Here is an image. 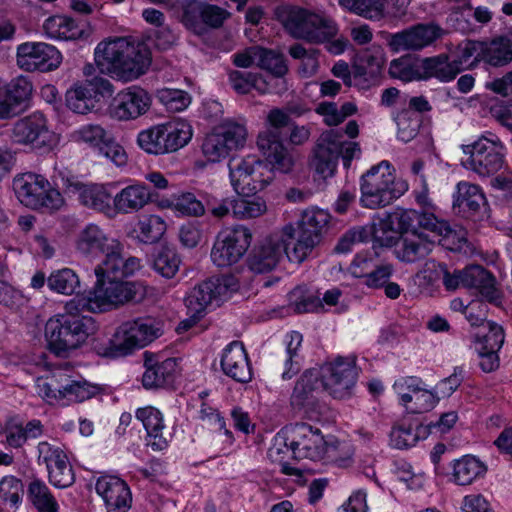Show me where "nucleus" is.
<instances>
[{"instance_id":"obj_26","label":"nucleus","mask_w":512,"mask_h":512,"mask_svg":"<svg viewBox=\"0 0 512 512\" xmlns=\"http://www.w3.org/2000/svg\"><path fill=\"white\" fill-rule=\"evenodd\" d=\"M223 373L240 383H248L252 379V369L243 343L233 341L225 347L221 357Z\"/></svg>"},{"instance_id":"obj_55","label":"nucleus","mask_w":512,"mask_h":512,"mask_svg":"<svg viewBox=\"0 0 512 512\" xmlns=\"http://www.w3.org/2000/svg\"><path fill=\"white\" fill-rule=\"evenodd\" d=\"M440 398L432 390L425 388V383L422 380L420 390L415 392L411 403L406 407L410 413L420 414L431 411L439 402Z\"/></svg>"},{"instance_id":"obj_2","label":"nucleus","mask_w":512,"mask_h":512,"mask_svg":"<svg viewBox=\"0 0 512 512\" xmlns=\"http://www.w3.org/2000/svg\"><path fill=\"white\" fill-rule=\"evenodd\" d=\"M94 55L102 73L123 81L137 79L146 72L151 63L145 48L122 37L100 42Z\"/></svg>"},{"instance_id":"obj_44","label":"nucleus","mask_w":512,"mask_h":512,"mask_svg":"<svg viewBox=\"0 0 512 512\" xmlns=\"http://www.w3.org/2000/svg\"><path fill=\"white\" fill-rule=\"evenodd\" d=\"M47 285L50 290L64 295H72L76 293L77 297L80 288V280L78 275L70 268H63L54 271L47 278Z\"/></svg>"},{"instance_id":"obj_24","label":"nucleus","mask_w":512,"mask_h":512,"mask_svg":"<svg viewBox=\"0 0 512 512\" xmlns=\"http://www.w3.org/2000/svg\"><path fill=\"white\" fill-rule=\"evenodd\" d=\"M439 37L438 28L432 24H417L391 35L389 45L393 51H418L431 45Z\"/></svg>"},{"instance_id":"obj_32","label":"nucleus","mask_w":512,"mask_h":512,"mask_svg":"<svg viewBox=\"0 0 512 512\" xmlns=\"http://www.w3.org/2000/svg\"><path fill=\"white\" fill-rule=\"evenodd\" d=\"M45 34L51 39L77 40L83 37L84 25L65 15H54L47 18L43 24Z\"/></svg>"},{"instance_id":"obj_37","label":"nucleus","mask_w":512,"mask_h":512,"mask_svg":"<svg viewBox=\"0 0 512 512\" xmlns=\"http://www.w3.org/2000/svg\"><path fill=\"white\" fill-rule=\"evenodd\" d=\"M487 468L483 462L471 455H465L453 463V479L458 485H469L483 477Z\"/></svg>"},{"instance_id":"obj_21","label":"nucleus","mask_w":512,"mask_h":512,"mask_svg":"<svg viewBox=\"0 0 512 512\" xmlns=\"http://www.w3.org/2000/svg\"><path fill=\"white\" fill-rule=\"evenodd\" d=\"M106 512H128L132 506V493L126 481L114 475H102L95 484Z\"/></svg>"},{"instance_id":"obj_62","label":"nucleus","mask_w":512,"mask_h":512,"mask_svg":"<svg viewBox=\"0 0 512 512\" xmlns=\"http://www.w3.org/2000/svg\"><path fill=\"white\" fill-rule=\"evenodd\" d=\"M482 47L483 43L475 41H468L461 47L459 55L452 59L453 63L459 66V73L465 68L472 67L475 62L479 61V58L482 59Z\"/></svg>"},{"instance_id":"obj_5","label":"nucleus","mask_w":512,"mask_h":512,"mask_svg":"<svg viewBox=\"0 0 512 512\" xmlns=\"http://www.w3.org/2000/svg\"><path fill=\"white\" fill-rule=\"evenodd\" d=\"M163 333V323L152 317H139L122 323L111 338L97 341L93 350L102 357L119 358L141 349Z\"/></svg>"},{"instance_id":"obj_51","label":"nucleus","mask_w":512,"mask_h":512,"mask_svg":"<svg viewBox=\"0 0 512 512\" xmlns=\"http://www.w3.org/2000/svg\"><path fill=\"white\" fill-rule=\"evenodd\" d=\"M24 485L13 475H6L0 480V502L8 503L15 510L22 503Z\"/></svg>"},{"instance_id":"obj_40","label":"nucleus","mask_w":512,"mask_h":512,"mask_svg":"<svg viewBox=\"0 0 512 512\" xmlns=\"http://www.w3.org/2000/svg\"><path fill=\"white\" fill-rule=\"evenodd\" d=\"M166 222L158 215H149L140 219L134 228L138 241L144 244L158 242L166 232Z\"/></svg>"},{"instance_id":"obj_27","label":"nucleus","mask_w":512,"mask_h":512,"mask_svg":"<svg viewBox=\"0 0 512 512\" xmlns=\"http://www.w3.org/2000/svg\"><path fill=\"white\" fill-rule=\"evenodd\" d=\"M13 136L18 143L24 144L39 140L45 143L53 138L45 115L39 111L17 120L13 126Z\"/></svg>"},{"instance_id":"obj_63","label":"nucleus","mask_w":512,"mask_h":512,"mask_svg":"<svg viewBox=\"0 0 512 512\" xmlns=\"http://www.w3.org/2000/svg\"><path fill=\"white\" fill-rule=\"evenodd\" d=\"M418 438V434L413 431L411 425L404 423L393 426L390 432L391 444L397 449H405L414 446Z\"/></svg>"},{"instance_id":"obj_64","label":"nucleus","mask_w":512,"mask_h":512,"mask_svg":"<svg viewBox=\"0 0 512 512\" xmlns=\"http://www.w3.org/2000/svg\"><path fill=\"white\" fill-rule=\"evenodd\" d=\"M217 130L223 135L231 150L238 149L244 145L247 131L243 125L229 121Z\"/></svg>"},{"instance_id":"obj_13","label":"nucleus","mask_w":512,"mask_h":512,"mask_svg":"<svg viewBox=\"0 0 512 512\" xmlns=\"http://www.w3.org/2000/svg\"><path fill=\"white\" fill-rule=\"evenodd\" d=\"M295 232L294 226L288 224L284 226L281 234H273L265 238L249 255L247 260L249 269L255 273L272 271L283 256L288 257L289 252L292 251Z\"/></svg>"},{"instance_id":"obj_17","label":"nucleus","mask_w":512,"mask_h":512,"mask_svg":"<svg viewBox=\"0 0 512 512\" xmlns=\"http://www.w3.org/2000/svg\"><path fill=\"white\" fill-rule=\"evenodd\" d=\"M182 8L181 21L184 26L201 35L205 31V26L218 28L230 16L225 9L201 2L200 0H180Z\"/></svg>"},{"instance_id":"obj_4","label":"nucleus","mask_w":512,"mask_h":512,"mask_svg":"<svg viewBox=\"0 0 512 512\" xmlns=\"http://www.w3.org/2000/svg\"><path fill=\"white\" fill-rule=\"evenodd\" d=\"M77 252L89 260L104 259L96 267H101L106 272L120 273L122 269H133L137 264V257L128 256L124 251V245L105 232L100 226L90 223L78 234L76 239Z\"/></svg>"},{"instance_id":"obj_57","label":"nucleus","mask_w":512,"mask_h":512,"mask_svg":"<svg viewBox=\"0 0 512 512\" xmlns=\"http://www.w3.org/2000/svg\"><path fill=\"white\" fill-rule=\"evenodd\" d=\"M370 237L371 229L367 228V226L354 227L342 235L334 251L337 253L350 252L354 244L368 242Z\"/></svg>"},{"instance_id":"obj_43","label":"nucleus","mask_w":512,"mask_h":512,"mask_svg":"<svg viewBox=\"0 0 512 512\" xmlns=\"http://www.w3.org/2000/svg\"><path fill=\"white\" fill-rule=\"evenodd\" d=\"M267 211L263 198L240 194L234 197L233 216L240 220H248L262 216Z\"/></svg>"},{"instance_id":"obj_60","label":"nucleus","mask_w":512,"mask_h":512,"mask_svg":"<svg viewBox=\"0 0 512 512\" xmlns=\"http://www.w3.org/2000/svg\"><path fill=\"white\" fill-rule=\"evenodd\" d=\"M159 100L170 111H183L190 104V96L183 90L165 88L158 91Z\"/></svg>"},{"instance_id":"obj_48","label":"nucleus","mask_w":512,"mask_h":512,"mask_svg":"<svg viewBox=\"0 0 512 512\" xmlns=\"http://www.w3.org/2000/svg\"><path fill=\"white\" fill-rule=\"evenodd\" d=\"M257 146L266 160H285L287 156V149L277 131L266 130L261 132L257 138Z\"/></svg>"},{"instance_id":"obj_50","label":"nucleus","mask_w":512,"mask_h":512,"mask_svg":"<svg viewBox=\"0 0 512 512\" xmlns=\"http://www.w3.org/2000/svg\"><path fill=\"white\" fill-rule=\"evenodd\" d=\"M53 178L56 184H60L69 191L81 190L84 183L82 182V175L76 169L73 162L67 164L66 162H56L54 166Z\"/></svg>"},{"instance_id":"obj_45","label":"nucleus","mask_w":512,"mask_h":512,"mask_svg":"<svg viewBox=\"0 0 512 512\" xmlns=\"http://www.w3.org/2000/svg\"><path fill=\"white\" fill-rule=\"evenodd\" d=\"M289 340L286 345V359H285V369L282 373L283 380H289L295 375H297L302 366V357L299 355V349L302 344V334L297 331H292L287 335Z\"/></svg>"},{"instance_id":"obj_22","label":"nucleus","mask_w":512,"mask_h":512,"mask_svg":"<svg viewBox=\"0 0 512 512\" xmlns=\"http://www.w3.org/2000/svg\"><path fill=\"white\" fill-rule=\"evenodd\" d=\"M229 293L227 278L212 277L195 286L185 299L193 316H200L213 301L222 300Z\"/></svg>"},{"instance_id":"obj_23","label":"nucleus","mask_w":512,"mask_h":512,"mask_svg":"<svg viewBox=\"0 0 512 512\" xmlns=\"http://www.w3.org/2000/svg\"><path fill=\"white\" fill-rule=\"evenodd\" d=\"M151 97L142 88L133 86L116 95L111 104V112L119 120L135 119L147 112Z\"/></svg>"},{"instance_id":"obj_9","label":"nucleus","mask_w":512,"mask_h":512,"mask_svg":"<svg viewBox=\"0 0 512 512\" xmlns=\"http://www.w3.org/2000/svg\"><path fill=\"white\" fill-rule=\"evenodd\" d=\"M72 367L65 363L53 369L49 375L37 380L38 394L49 404L67 402H83L98 394L104 388L84 379H74L70 372Z\"/></svg>"},{"instance_id":"obj_34","label":"nucleus","mask_w":512,"mask_h":512,"mask_svg":"<svg viewBox=\"0 0 512 512\" xmlns=\"http://www.w3.org/2000/svg\"><path fill=\"white\" fill-rule=\"evenodd\" d=\"M254 56L257 58V65L264 70H267L270 75L264 77V79L272 80L274 87L279 86L278 81H285L284 76L288 72V66L284 56L270 49L255 48Z\"/></svg>"},{"instance_id":"obj_41","label":"nucleus","mask_w":512,"mask_h":512,"mask_svg":"<svg viewBox=\"0 0 512 512\" xmlns=\"http://www.w3.org/2000/svg\"><path fill=\"white\" fill-rule=\"evenodd\" d=\"M79 192V201L82 205L99 212L111 210V195L104 186L98 184H84Z\"/></svg>"},{"instance_id":"obj_35","label":"nucleus","mask_w":512,"mask_h":512,"mask_svg":"<svg viewBox=\"0 0 512 512\" xmlns=\"http://www.w3.org/2000/svg\"><path fill=\"white\" fill-rule=\"evenodd\" d=\"M177 369L176 358H166L156 368H150L142 376V384L146 389H158L170 386L175 380Z\"/></svg>"},{"instance_id":"obj_42","label":"nucleus","mask_w":512,"mask_h":512,"mask_svg":"<svg viewBox=\"0 0 512 512\" xmlns=\"http://www.w3.org/2000/svg\"><path fill=\"white\" fill-rule=\"evenodd\" d=\"M465 154L472 158L502 160L506 153L505 148L498 139L481 137L470 145L463 147Z\"/></svg>"},{"instance_id":"obj_3","label":"nucleus","mask_w":512,"mask_h":512,"mask_svg":"<svg viewBox=\"0 0 512 512\" xmlns=\"http://www.w3.org/2000/svg\"><path fill=\"white\" fill-rule=\"evenodd\" d=\"M371 229V237L374 246L393 247L404 229H423L436 236L444 238L456 237V232L451 228L448 222L438 219L432 212L425 210L407 209L396 211L385 219H381Z\"/></svg>"},{"instance_id":"obj_7","label":"nucleus","mask_w":512,"mask_h":512,"mask_svg":"<svg viewBox=\"0 0 512 512\" xmlns=\"http://www.w3.org/2000/svg\"><path fill=\"white\" fill-rule=\"evenodd\" d=\"M119 268L122 270L120 273H110L101 267H95L97 282L94 289L86 295H78L80 305L86 307V311L103 312L118 304L134 300V285L123 279L133 275L140 268V259L137 258V264L131 271L124 270L121 266Z\"/></svg>"},{"instance_id":"obj_10","label":"nucleus","mask_w":512,"mask_h":512,"mask_svg":"<svg viewBox=\"0 0 512 512\" xmlns=\"http://www.w3.org/2000/svg\"><path fill=\"white\" fill-rule=\"evenodd\" d=\"M279 17L285 30L292 37L313 44H321L323 41L337 36L339 31L336 22L330 17L299 7L286 8Z\"/></svg>"},{"instance_id":"obj_36","label":"nucleus","mask_w":512,"mask_h":512,"mask_svg":"<svg viewBox=\"0 0 512 512\" xmlns=\"http://www.w3.org/2000/svg\"><path fill=\"white\" fill-rule=\"evenodd\" d=\"M27 500L37 512H59L57 499L47 484L39 478L32 479L28 484Z\"/></svg>"},{"instance_id":"obj_46","label":"nucleus","mask_w":512,"mask_h":512,"mask_svg":"<svg viewBox=\"0 0 512 512\" xmlns=\"http://www.w3.org/2000/svg\"><path fill=\"white\" fill-rule=\"evenodd\" d=\"M389 74L404 82L421 80V59L403 56L390 63Z\"/></svg>"},{"instance_id":"obj_15","label":"nucleus","mask_w":512,"mask_h":512,"mask_svg":"<svg viewBox=\"0 0 512 512\" xmlns=\"http://www.w3.org/2000/svg\"><path fill=\"white\" fill-rule=\"evenodd\" d=\"M324 390L335 399L351 397L358 378L355 357H337L320 371Z\"/></svg>"},{"instance_id":"obj_58","label":"nucleus","mask_w":512,"mask_h":512,"mask_svg":"<svg viewBox=\"0 0 512 512\" xmlns=\"http://www.w3.org/2000/svg\"><path fill=\"white\" fill-rule=\"evenodd\" d=\"M422 379L417 376H404L397 379L393 389L399 396V402L405 408L409 406L415 392L420 390Z\"/></svg>"},{"instance_id":"obj_1","label":"nucleus","mask_w":512,"mask_h":512,"mask_svg":"<svg viewBox=\"0 0 512 512\" xmlns=\"http://www.w3.org/2000/svg\"><path fill=\"white\" fill-rule=\"evenodd\" d=\"M65 310V313L51 317L45 324L49 351L63 357L79 348L97 330L95 320L80 313L86 307L80 305L78 296L66 303Z\"/></svg>"},{"instance_id":"obj_19","label":"nucleus","mask_w":512,"mask_h":512,"mask_svg":"<svg viewBox=\"0 0 512 512\" xmlns=\"http://www.w3.org/2000/svg\"><path fill=\"white\" fill-rule=\"evenodd\" d=\"M38 459L44 463L49 482L56 488L64 489L75 482V474L62 448L46 441L38 444Z\"/></svg>"},{"instance_id":"obj_53","label":"nucleus","mask_w":512,"mask_h":512,"mask_svg":"<svg viewBox=\"0 0 512 512\" xmlns=\"http://www.w3.org/2000/svg\"><path fill=\"white\" fill-rule=\"evenodd\" d=\"M166 144L163 149L167 153L175 152L184 147L192 138L191 126L186 123H180L176 126L166 125Z\"/></svg>"},{"instance_id":"obj_52","label":"nucleus","mask_w":512,"mask_h":512,"mask_svg":"<svg viewBox=\"0 0 512 512\" xmlns=\"http://www.w3.org/2000/svg\"><path fill=\"white\" fill-rule=\"evenodd\" d=\"M290 305L294 307L297 313L314 312L322 308L319 296L306 291L302 287H297L289 295Z\"/></svg>"},{"instance_id":"obj_11","label":"nucleus","mask_w":512,"mask_h":512,"mask_svg":"<svg viewBox=\"0 0 512 512\" xmlns=\"http://www.w3.org/2000/svg\"><path fill=\"white\" fill-rule=\"evenodd\" d=\"M13 189L18 200L31 209L55 211L64 204V198L58 189L51 186L42 175L23 173L13 180Z\"/></svg>"},{"instance_id":"obj_31","label":"nucleus","mask_w":512,"mask_h":512,"mask_svg":"<svg viewBox=\"0 0 512 512\" xmlns=\"http://www.w3.org/2000/svg\"><path fill=\"white\" fill-rule=\"evenodd\" d=\"M296 164L301 165L302 162H253L251 174L255 180V194L264 189L277 173L291 174L293 178L301 179V176L295 174Z\"/></svg>"},{"instance_id":"obj_20","label":"nucleus","mask_w":512,"mask_h":512,"mask_svg":"<svg viewBox=\"0 0 512 512\" xmlns=\"http://www.w3.org/2000/svg\"><path fill=\"white\" fill-rule=\"evenodd\" d=\"M61 63L60 52L43 42H26L17 48V64L25 71H51Z\"/></svg>"},{"instance_id":"obj_14","label":"nucleus","mask_w":512,"mask_h":512,"mask_svg":"<svg viewBox=\"0 0 512 512\" xmlns=\"http://www.w3.org/2000/svg\"><path fill=\"white\" fill-rule=\"evenodd\" d=\"M251 240V231L243 225L219 232L210 254L213 264L219 268L236 264L247 252Z\"/></svg>"},{"instance_id":"obj_8","label":"nucleus","mask_w":512,"mask_h":512,"mask_svg":"<svg viewBox=\"0 0 512 512\" xmlns=\"http://www.w3.org/2000/svg\"><path fill=\"white\" fill-rule=\"evenodd\" d=\"M407 190V182L396 177L394 166L390 162H379L360 177V204L369 209L383 208Z\"/></svg>"},{"instance_id":"obj_16","label":"nucleus","mask_w":512,"mask_h":512,"mask_svg":"<svg viewBox=\"0 0 512 512\" xmlns=\"http://www.w3.org/2000/svg\"><path fill=\"white\" fill-rule=\"evenodd\" d=\"M324 390V383L320 371L306 370L297 380L290 397L292 408L304 413L309 418L317 417L322 410L320 394Z\"/></svg>"},{"instance_id":"obj_54","label":"nucleus","mask_w":512,"mask_h":512,"mask_svg":"<svg viewBox=\"0 0 512 512\" xmlns=\"http://www.w3.org/2000/svg\"><path fill=\"white\" fill-rule=\"evenodd\" d=\"M202 151L207 160H219L228 157L231 149L223 135L215 130L204 138Z\"/></svg>"},{"instance_id":"obj_25","label":"nucleus","mask_w":512,"mask_h":512,"mask_svg":"<svg viewBox=\"0 0 512 512\" xmlns=\"http://www.w3.org/2000/svg\"><path fill=\"white\" fill-rule=\"evenodd\" d=\"M421 229H404L401 233L394 254L404 263H415L424 259L432 251L433 241H430Z\"/></svg>"},{"instance_id":"obj_59","label":"nucleus","mask_w":512,"mask_h":512,"mask_svg":"<svg viewBox=\"0 0 512 512\" xmlns=\"http://www.w3.org/2000/svg\"><path fill=\"white\" fill-rule=\"evenodd\" d=\"M32 93L31 82L23 77H17L6 86L5 95L17 107L26 102Z\"/></svg>"},{"instance_id":"obj_38","label":"nucleus","mask_w":512,"mask_h":512,"mask_svg":"<svg viewBox=\"0 0 512 512\" xmlns=\"http://www.w3.org/2000/svg\"><path fill=\"white\" fill-rule=\"evenodd\" d=\"M482 60L498 67L504 66L512 60V38L500 36L491 42L483 44L481 49Z\"/></svg>"},{"instance_id":"obj_47","label":"nucleus","mask_w":512,"mask_h":512,"mask_svg":"<svg viewBox=\"0 0 512 512\" xmlns=\"http://www.w3.org/2000/svg\"><path fill=\"white\" fill-rule=\"evenodd\" d=\"M181 263L180 256L174 247L163 246L154 255L153 269L162 277L173 278Z\"/></svg>"},{"instance_id":"obj_49","label":"nucleus","mask_w":512,"mask_h":512,"mask_svg":"<svg viewBox=\"0 0 512 512\" xmlns=\"http://www.w3.org/2000/svg\"><path fill=\"white\" fill-rule=\"evenodd\" d=\"M318 54V50L313 48L306 49L298 43L289 48V55L293 59L300 61L297 71L303 78H310L316 74L319 67Z\"/></svg>"},{"instance_id":"obj_28","label":"nucleus","mask_w":512,"mask_h":512,"mask_svg":"<svg viewBox=\"0 0 512 512\" xmlns=\"http://www.w3.org/2000/svg\"><path fill=\"white\" fill-rule=\"evenodd\" d=\"M272 80V78L270 80L264 79V77L258 73L242 72L238 70L229 73L231 86L239 94H247L252 89L257 90L261 94H282L287 90V83L285 81H278L279 86L274 87Z\"/></svg>"},{"instance_id":"obj_30","label":"nucleus","mask_w":512,"mask_h":512,"mask_svg":"<svg viewBox=\"0 0 512 512\" xmlns=\"http://www.w3.org/2000/svg\"><path fill=\"white\" fill-rule=\"evenodd\" d=\"M459 66L454 64L446 54L421 59V80L435 78L447 83L459 74Z\"/></svg>"},{"instance_id":"obj_61","label":"nucleus","mask_w":512,"mask_h":512,"mask_svg":"<svg viewBox=\"0 0 512 512\" xmlns=\"http://www.w3.org/2000/svg\"><path fill=\"white\" fill-rule=\"evenodd\" d=\"M485 328L488 329V332L479 341L477 351H499L505 338L502 326L495 322L487 321Z\"/></svg>"},{"instance_id":"obj_56","label":"nucleus","mask_w":512,"mask_h":512,"mask_svg":"<svg viewBox=\"0 0 512 512\" xmlns=\"http://www.w3.org/2000/svg\"><path fill=\"white\" fill-rule=\"evenodd\" d=\"M107 133L100 125H83L71 133V138L78 143H86L91 147L99 148Z\"/></svg>"},{"instance_id":"obj_12","label":"nucleus","mask_w":512,"mask_h":512,"mask_svg":"<svg viewBox=\"0 0 512 512\" xmlns=\"http://www.w3.org/2000/svg\"><path fill=\"white\" fill-rule=\"evenodd\" d=\"M330 220L331 215L323 209L310 208L303 211L297 227H294L296 232L288 259L298 263L304 261L327 233Z\"/></svg>"},{"instance_id":"obj_33","label":"nucleus","mask_w":512,"mask_h":512,"mask_svg":"<svg viewBox=\"0 0 512 512\" xmlns=\"http://www.w3.org/2000/svg\"><path fill=\"white\" fill-rule=\"evenodd\" d=\"M151 200V192L144 184L129 185L122 189L113 199L119 212L130 213L143 208Z\"/></svg>"},{"instance_id":"obj_29","label":"nucleus","mask_w":512,"mask_h":512,"mask_svg":"<svg viewBox=\"0 0 512 512\" xmlns=\"http://www.w3.org/2000/svg\"><path fill=\"white\" fill-rule=\"evenodd\" d=\"M136 418L142 422L147 435L150 438L148 445L154 451H161L168 446L167 439L163 436L165 428L162 413L152 406L139 408L136 411Z\"/></svg>"},{"instance_id":"obj_18","label":"nucleus","mask_w":512,"mask_h":512,"mask_svg":"<svg viewBox=\"0 0 512 512\" xmlns=\"http://www.w3.org/2000/svg\"><path fill=\"white\" fill-rule=\"evenodd\" d=\"M454 212L472 222H483L490 217V208L480 186L459 182L453 194Z\"/></svg>"},{"instance_id":"obj_6","label":"nucleus","mask_w":512,"mask_h":512,"mask_svg":"<svg viewBox=\"0 0 512 512\" xmlns=\"http://www.w3.org/2000/svg\"><path fill=\"white\" fill-rule=\"evenodd\" d=\"M329 445L318 428L307 423H295L285 426L275 437L273 446L269 449V457L281 461L282 453L291 452L294 459H309L319 461L330 453Z\"/></svg>"},{"instance_id":"obj_39","label":"nucleus","mask_w":512,"mask_h":512,"mask_svg":"<svg viewBox=\"0 0 512 512\" xmlns=\"http://www.w3.org/2000/svg\"><path fill=\"white\" fill-rule=\"evenodd\" d=\"M65 102L69 110L84 115L94 110L97 100L93 95V89L89 85L75 84L67 90Z\"/></svg>"}]
</instances>
